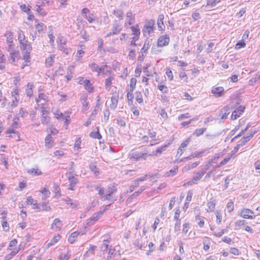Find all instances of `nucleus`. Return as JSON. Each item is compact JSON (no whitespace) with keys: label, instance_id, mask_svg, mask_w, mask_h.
Wrapping results in <instances>:
<instances>
[{"label":"nucleus","instance_id":"nucleus-29","mask_svg":"<svg viewBox=\"0 0 260 260\" xmlns=\"http://www.w3.org/2000/svg\"><path fill=\"white\" fill-rule=\"evenodd\" d=\"M121 30L122 27L121 25L117 23H115L113 24L112 29V34H114L115 35L118 34L121 31Z\"/></svg>","mask_w":260,"mask_h":260},{"label":"nucleus","instance_id":"nucleus-10","mask_svg":"<svg viewBox=\"0 0 260 260\" xmlns=\"http://www.w3.org/2000/svg\"><path fill=\"white\" fill-rule=\"evenodd\" d=\"M103 213V211H100L98 213L93 214L91 217L86 220L87 224L88 225H91L93 224L94 222L100 218Z\"/></svg>","mask_w":260,"mask_h":260},{"label":"nucleus","instance_id":"nucleus-12","mask_svg":"<svg viewBox=\"0 0 260 260\" xmlns=\"http://www.w3.org/2000/svg\"><path fill=\"white\" fill-rule=\"evenodd\" d=\"M211 92L216 97H220L224 94V89L220 86H213L212 88Z\"/></svg>","mask_w":260,"mask_h":260},{"label":"nucleus","instance_id":"nucleus-20","mask_svg":"<svg viewBox=\"0 0 260 260\" xmlns=\"http://www.w3.org/2000/svg\"><path fill=\"white\" fill-rule=\"evenodd\" d=\"M43 101L44 103H41L42 105H44L46 102L49 101L48 96L43 93H40L38 95V98H36V102L37 103L41 102Z\"/></svg>","mask_w":260,"mask_h":260},{"label":"nucleus","instance_id":"nucleus-9","mask_svg":"<svg viewBox=\"0 0 260 260\" xmlns=\"http://www.w3.org/2000/svg\"><path fill=\"white\" fill-rule=\"evenodd\" d=\"M245 110V107L243 106H239L232 113L231 115V119L235 120L237 119L243 113Z\"/></svg>","mask_w":260,"mask_h":260},{"label":"nucleus","instance_id":"nucleus-55","mask_svg":"<svg viewBox=\"0 0 260 260\" xmlns=\"http://www.w3.org/2000/svg\"><path fill=\"white\" fill-rule=\"evenodd\" d=\"M109 241L108 240H104L103 244L101 246V249L103 251H107L108 245H109Z\"/></svg>","mask_w":260,"mask_h":260},{"label":"nucleus","instance_id":"nucleus-6","mask_svg":"<svg viewBox=\"0 0 260 260\" xmlns=\"http://www.w3.org/2000/svg\"><path fill=\"white\" fill-rule=\"evenodd\" d=\"M232 108L230 105L224 106L220 111L218 115V118L222 121L225 120L230 113V109Z\"/></svg>","mask_w":260,"mask_h":260},{"label":"nucleus","instance_id":"nucleus-18","mask_svg":"<svg viewBox=\"0 0 260 260\" xmlns=\"http://www.w3.org/2000/svg\"><path fill=\"white\" fill-rule=\"evenodd\" d=\"M45 146L47 148L50 149L53 146V140L51 134H48L45 138Z\"/></svg>","mask_w":260,"mask_h":260},{"label":"nucleus","instance_id":"nucleus-43","mask_svg":"<svg viewBox=\"0 0 260 260\" xmlns=\"http://www.w3.org/2000/svg\"><path fill=\"white\" fill-rule=\"evenodd\" d=\"M35 10L41 16H44L46 15L44 10L40 5H37L35 6Z\"/></svg>","mask_w":260,"mask_h":260},{"label":"nucleus","instance_id":"nucleus-28","mask_svg":"<svg viewBox=\"0 0 260 260\" xmlns=\"http://www.w3.org/2000/svg\"><path fill=\"white\" fill-rule=\"evenodd\" d=\"M79 235V233L78 232H74L72 233L68 238V241L70 243H73L76 240L77 237Z\"/></svg>","mask_w":260,"mask_h":260},{"label":"nucleus","instance_id":"nucleus-45","mask_svg":"<svg viewBox=\"0 0 260 260\" xmlns=\"http://www.w3.org/2000/svg\"><path fill=\"white\" fill-rule=\"evenodd\" d=\"M18 252V250L14 249L10 254L7 255L4 260H10Z\"/></svg>","mask_w":260,"mask_h":260},{"label":"nucleus","instance_id":"nucleus-16","mask_svg":"<svg viewBox=\"0 0 260 260\" xmlns=\"http://www.w3.org/2000/svg\"><path fill=\"white\" fill-rule=\"evenodd\" d=\"M20 44V47L22 50H31V47L30 43L27 40H24L23 41L19 42Z\"/></svg>","mask_w":260,"mask_h":260},{"label":"nucleus","instance_id":"nucleus-51","mask_svg":"<svg viewBox=\"0 0 260 260\" xmlns=\"http://www.w3.org/2000/svg\"><path fill=\"white\" fill-rule=\"evenodd\" d=\"M39 209L49 211L51 210V208L50 206L48 205L45 203H43L42 205H41V207H39Z\"/></svg>","mask_w":260,"mask_h":260},{"label":"nucleus","instance_id":"nucleus-4","mask_svg":"<svg viewBox=\"0 0 260 260\" xmlns=\"http://www.w3.org/2000/svg\"><path fill=\"white\" fill-rule=\"evenodd\" d=\"M68 179L69 181V189L73 190L74 187L78 182V175H73L72 172L68 173Z\"/></svg>","mask_w":260,"mask_h":260},{"label":"nucleus","instance_id":"nucleus-54","mask_svg":"<svg viewBox=\"0 0 260 260\" xmlns=\"http://www.w3.org/2000/svg\"><path fill=\"white\" fill-rule=\"evenodd\" d=\"M155 21L153 19H150L147 21L144 27H154Z\"/></svg>","mask_w":260,"mask_h":260},{"label":"nucleus","instance_id":"nucleus-7","mask_svg":"<svg viewBox=\"0 0 260 260\" xmlns=\"http://www.w3.org/2000/svg\"><path fill=\"white\" fill-rule=\"evenodd\" d=\"M240 216L246 219H253L255 217L254 212L249 209H243L240 212Z\"/></svg>","mask_w":260,"mask_h":260},{"label":"nucleus","instance_id":"nucleus-59","mask_svg":"<svg viewBox=\"0 0 260 260\" xmlns=\"http://www.w3.org/2000/svg\"><path fill=\"white\" fill-rule=\"evenodd\" d=\"M41 192L43 194L44 198L43 199H45L47 198H49L50 194V192L48 189L46 188H44L42 191Z\"/></svg>","mask_w":260,"mask_h":260},{"label":"nucleus","instance_id":"nucleus-50","mask_svg":"<svg viewBox=\"0 0 260 260\" xmlns=\"http://www.w3.org/2000/svg\"><path fill=\"white\" fill-rule=\"evenodd\" d=\"M249 141V140L246 137L242 138L241 139V140L239 142V143L237 145V147H240L241 146H244Z\"/></svg>","mask_w":260,"mask_h":260},{"label":"nucleus","instance_id":"nucleus-36","mask_svg":"<svg viewBox=\"0 0 260 260\" xmlns=\"http://www.w3.org/2000/svg\"><path fill=\"white\" fill-rule=\"evenodd\" d=\"M158 89L161 91L162 93H168L169 92V88L168 87L162 84H159L158 85Z\"/></svg>","mask_w":260,"mask_h":260},{"label":"nucleus","instance_id":"nucleus-42","mask_svg":"<svg viewBox=\"0 0 260 260\" xmlns=\"http://www.w3.org/2000/svg\"><path fill=\"white\" fill-rule=\"evenodd\" d=\"M2 219H2V226H3L4 231H9V225L8 223L6 220V217L3 216Z\"/></svg>","mask_w":260,"mask_h":260},{"label":"nucleus","instance_id":"nucleus-5","mask_svg":"<svg viewBox=\"0 0 260 260\" xmlns=\"http://www.w3.org/2000/svg\"><path fill=\"white\" fill-rule=\"evenodd\" d=\"M116 191L117 188L114 185H109L107 189L106 190V194L102 196L101 198V200L103 201L110 200L111 196Z\"/></svg>","mask_w":260,"mask_h":260},{"label":"nucleus","instance_id":"nucleus-23","mask_svg":"<svg viewBox=\"0 0 260 260\" xmlns=\"http://www.w3.org/2000/svg\"><path fill=\"white\" fill-rule=\"evenodd\" d=\"M137 79L135 78H131L129 86L126 88V90H129L130 92H133L136 88Z\"/></svg>","mask_w":260,"mask_h":260},{"label":"nucleus","instance_id":"nucleus-2","mask_svg":"<svg viewBox=\"0 0 260 260\" xmlns=\"http://www.w3.org/2000/svg\"><path fill=\"white\" fill-rule=\"evenodd\" d=\"M57 42L58 43L59 49L62 51L63 53L67 55L70 53L71 50L70 49L68 48L66 45V41L63 37H58Z\"/></svg>","mask_w":260,"mask_h":260},{"label":"nucleus","instance_id":"nucleus-41","mask_svg":"<svg viewBox=\"0 0 260 260\" xmlns=\"http://www.w3.org/2000/svg\"><path fill=\"white\" fill-rule=\"evenodd\" d=\"M87 96L86 95H82V96L81 97V101L82 104V106L85 109H86L88 108H87L88 103L87 102Z\"/></svg>","mask_w":260,"mask_h":260},{"label":"nucleus","instance_id":"nucleus-44","mask_svg":"<svg viewBox=\"0 0 260 260\" xmlns=\"http://www.w3.org/2000/svg\"><path fill=\"white\" fill-rule=\"evenodd\" d=\"M207 212L212 211L215 209V203L214 201H210L207 203Z\"/></svg>","mask_w":260,"mask_h":260},{"label":"nucleus","instance_id":"nucleus-64","mask_svg":"<svg viewBox=\"0 0 260 260\" xmlns=\"http://www.w3.org/2000/svg\"><path fill=\"white\" fill-rule=\"evenodd\" d=\"M27 112L26 110L24 108H21L19 109V114L22 117H25L27 115Z\"/></svg>","mask_w":260,"mask_h":260},{"label":"nucleus","instance_id":"nucleus-8","mask_svg":"<svg viewBox=\"0 0 260 260\" xmlns=\"http://www.w3.org/2000/svg\"><path fill=\"white\" fill-rule=\"evenodd\" d=\"M170 41V38L167 35H162L159 37L157 40V46L164 47L168 45Z\"/></svg>","mask_w":260,"mask_h":260},{"label":"nucleus","instance_id":"nucleus-1","mask_svg":"<svg viewBox=\"0 0 260 260\" xmlns=\"http://www.w3.org/2000/svg\"><path fill=\"white\" fill-rule=\"evenodd\" d=\"M148 151L144 148L141 151L132 150L129 154L130 158L136 160H146L148 155Z\"/></svg>","mask_w":260,"mask_h":260},{"label":"nucleus","instance_id":"nucleus-14","mask_svg":"<svg viewBox=\"0 0 260 260\" xmlns=\"http://www.w3.org/2000/svg\"><path fill=\"white\" fill-rule=\"evenodd\" d=\"M119 96L118 94H113L111 98V104L110 107L112 109H115L118 104Z\"/></svg>","mask_w":260,"mask_h":260},{"label":"nucleus","instance_id":"nucleus-3","mask_svg":"<svg viewBox=\"0 0 260 260\" xmlns=\"http://www.w3.org/2000/svg\"><path fill=\"white\" fill-rule=\"evenodd\" d=\"M11 106L12 108H13L18 106L20 99L18 89L17 88L14 89L13 91H11Z\"/></svg>","mask_w":260,"mask_h":260},{"label":"nucleus","instance_id":"nucleus-60","mask_svg":"<svg viewBox=\"0 0 260 260\" xmlns=\"http://www.w3.org/2000/svg\"><path fill=\"white\" fill-rule=\"evenodd\" d=\"M50 120V118L48 116L41 115V121L42 124H47Z\"/></svg>","mask_w":260,"mask_h":260},{"label":"nucleus","instance_id":"nucleus-47","mask_svg":"<svg viewBox=\"0 0 260 260\" xmlns=\"http://www.w3.org/2000/svg\"><path fill=\"white\" fill-rule=\"evenodd\" d=\"M89 68L93 72H95L98 73V71L99 70V66L94 62H91L88 65Z\"/></svg>","mask_w":260,"mask_h":260},{"label":"nucleus","instance_id":"nucleus-30","mask_svg":"<svg viewBox=\"0 0 260 260\" xmlns=\"http://www.w3.org/2000/svg\"><path fill=\"white\" fill-rule=\"evenodd\" d=\"M54 114L56 118L58 120H64L68 114L67 113L63 114L59 110H57Z\"/></svg>","mask_w":260,"mask_h":260},{"label":"nucleus","instance_id":"nucleus-38","mask_svg":"<svg viewBox=\"0 0 260 260\" xmlns=\"http://www.w3.org/2000/svg\"><path fill=\"white\" fill-rule=\"evenodd\" d=\"M221 0H207L206 7H209L210 8H213Z\"/></svg>","mask_w":260,"mask_h":260},{"label":"nucleus","instance_id":"nucleus-13","mask_svg":"<svg viewBox=\"0 0 260 260\" xmlns=\"http://www.w3.org/2000/svg\"><path fill=\"white\" fill-rule=\"evenodd\" d=\"M135 22V16L131 11H128L126 14V20L125 25H129L133 24Z\"/></svg>","mask_w":260,"mask_h":260},{"label":"nucleus","instance_id":"nucleus-52","mask_svg":"<svg viewBox=\"0 0 260 260\" xmlns=\"http://www.w3.org/2000/svg\"><path fill=\"white\" fill-rule=\"evenodd\" d=\"M233 154H231L230 156H228V157H225V158H224L220 162L219 165H218V167H221L222 166H223L225 164H226L227 162H228L229 161V160H230L231 158L232 157H233Z\"/></svg>","mask_w":260,"mask_h":260},{"label":"nucleus","instance_id":"nucleus-15","mask_svg":"<svg viewBox=\"0 0 260 260\" xmlns=\"http://www.w3.org/2000/svg\"><path fill=\"white\" fill-rule=\"evenodd\" d=\"M164 15L163 14H160L158 16L157 18V26L159 30L163 31L165 29V26L164 24Z\"/></svg>","mask_w":260,"mask_h":260},{"label":"nucleus","instance_id":"nucleus-26","mask_svg":"<svg viewBox=\"0 0 260 260\" xmlns=\"http://www.w3.org/2000/svg\"><path fill=\"white\" fill-rule=\"evenodd\" d=\"M34 85L32 83H28L27 85L25 93L27 96L31 97L33 95L32 88Z\"/></svg>","mask_w":260,"mask_h":260},{"label":"nucleus","instance_id":"nucleus-39","mask_svg":"<svg viewBox=\"0 0 260 260\" xmlns=\"http://www.w3.org/2000/svg\"><path fill=\"white\" fill-rule=\"evenodd\" d=\"M131 29L133 34L136 37H138L140 34V28L138 25L132 26Z\"/></svg>","mask_w":260,"mask_h":260},{"label":"nucleus","instance_id":"nucleus-19","mask_svg":"<svg viewBox=\"0 0 260 260\" xmlns=\"http://www.w3.org/2000/svg\"><path fill=\"white\" fill-rule=\"evenodd\" d=\"M154 27H144L143 29L144 36L147 38L152 36L154 34Z\"/></svg>","mask_w":260,"mask_h":260},{"label":"nucleus","instance_id":"nucleus-11","mask_svg":"<svg viewBox=\"0 0 260 260\" xmlns=\"http://www.w3.org/2000/svg\"><path fill=\"white\" fill-rule=\"evenodd\" d=\"M204 175V173L201 171L196 173V175L193 176L192 180L187 182L188 185L196 184L198 183L199 180H200Z\"/></svg>","mask_w":260,"mask_h":260},{"label":"nucleus","instance_id":"nucleus-21","mask_svg":"<svg viewBox=\"0 0 260 260\" xmlns=\"http://www.w3.org/2000/svg\"><path fill=\"white\" fill-rule=\"evenodd\" d=\"M134 245L136 247L140 249L143 250L146 247L145 243H143L142 238L136 239L134 243Z\"/></svg>","mask_w":260,"mask_h":260},{"label":"nucleus","instance_id":"nucleus-48","mask_svg":"<svg viewBox=\"0 0 260 260\" xmlns=\"http://www.w3.org/2000/svg\"><path fill=\"white\" fill-rule=\"evenodd\" d=\"M206 130V128H201L197 129L193 133V135L196 136L197 137L203 135Z\"/></svg>","mask_w":260,"mask_h":260},{"label":"nucleus","instance_id":"nucleus-37","mask_svg":"<svg viewBox=\"0 0 260 260\" xmlns=\"http://www.w3.org/2000/svg\"><path fill=\"white\" fill-rule=\"evenodd\" d=\"M212 163H213V160H208L204 167L202 169L201 171L203 172L204 174L206 172V171L210 168L211 166Z\"/></svg>","mask_w":260,"mask_h":260},{"label":"nucleus","instance_id":"nucleus-33","mask_svg":"<svg viewBox=\"0 0 260 260\" xmlns=\"http://www.w3.org/2000/svg\"><path fill=\"white\" fill-rule=\"evenodd\" d=\"M84 87L88 92H93V87L92 85V84L90 83V81H86Z\"/></svg>","mask_w":260,"mask_h":260},{"label":"nucleus","instance_id":"nucleus-35","mask_svg":"<svg viewBox=\"0 0 260 260\" xmlns=\"http://www.w3.org/2000/svg\"><path fill=\"white\" fill-rule=\"evenodd\" d=\"M97 131L96 132H92L90 134V136L93 138H95L98 139H101L102 138L101 135L99 133V127L96 128Z\"/></svg>","mask_w":260,"mask_h":260},{"label":"nucleus","instance_id":"nucleus-57","mask_svg":"<svg viewBox=\"0 0 260 260\" xmlns=\"http://www.w3.org/2000/svg\"><path fill=\"white\" fill-rule=\"evenodd\" d=\"M26 51L24 53L23 56V59L24 61L30 62V50H25Z\"/></svg>","mask_w":260,"mask_h":260},{"label":"nucleus","instance_id":"nucleus-56","mask_svg":"<svg viewBox=\"0 0 260 260\" xmlns=\"http://www.w3.org/2000/svg\"><path fill=\"white\" fill-rule=\"evenodd\" d=\"M246 44L244 41L242 40L239 41L235 46V49L237 50H239L242 48H243L245 46Z\"/></svg>","mask_w":260,"mask_h":260},{"label":"nucleus","instance_id":"nucleus-62","mask_svg":"<svg viewBox=\"0 0 260 260\" xmlns=\"http://www.w3.org/2000/svg\"><path fill=\"white\" fill-rule=\"evenodd\" d=\"M181 228V221L180 220H176L174 227V232L177 233L180 231Z\"/></svg>","mask_w":260,"mask_h":260},{"label":"nucleus","instance_id":"nucleus-49","mask_svg":"<svg viewBox=\"0 0 260 260\" xmlns=\"http://www.w3.org/2000/svg\"><path fill=\"white\" fill-rule=\"evenodd\" d=\"M199 164H200L199 162H195L193 163L189 164L187 165V166H186L184 167V169H185V170H187V171L191 169H193V168H196V167H197L199 165Z\"/></svg>","mask_w":260,"mask_h":260},{"label":"nucleus","instance_id":"nucleus-31","mask_svg":"<svg viewBox=\"0 0 260 260\" xmlns=\"http://www.w3.org/2000/svg\"><path fill=\"white\" fill-rule=\"evenodd\" d=\"M74 72V67L73 66H69L68 67V72L67 75H66V78L67 79V81H69L72 78V74Z\"/></svg>","mask_w":260,"mask_h":260},{"label":"nucleus","instance_id":"nucleus-25","mask_svg":"<svg viewBox=\"0 0 260 260\" xmlns=\"http://www.w3.org/2000/svg\"><path fill=\"white\" fill-rule=\"evenodd\" d=\"M60 237L59 235L54 236L53 239L50 242L47 243L46 246L47 247H49L51 246L54 245L60 240Z\"/></svg>","mask_w":260,"mask_h":260},{"label":"nucleus","instance_id":"nucleus-63","mask_svg":"<svg viewBox=\"0 0 260 260\" xmlns=\"http://www.w3.org/2000/svg\"><path fill=\"white\" fill-rule=\"evenodd\" d=\"M89 23H91L94 20V15L92 13H89L88 15H86L84 17Z\"/></svg>","mask_w":260,"mask_h":260},{"label":"nucleus","instance_id":"nucleus-17","mask_svg":"<svg viewBox=\"0 0 260 260\" xmlns=\"http://www.w3.org/2000/svg\"><path fill=\"white\" fill-rule=\"evenodd\" d=\"M61 221L60 219L59 218H55L51 225V228L53 230L58 231L61 229Z\"/></svg>","mask_w":260,"mask_h":260},{"label":"nucleus","instance_id":"nucleus-61","mask_svg":"<svg viewBox=\"0 0 260 260\" xmlns=\"http://www.w3.org/2000/svg\"><path fill=\"white\" fill-rule=\"evenodd\" d=\"M113 14L117 17L122 18L123 16V12L120 10H115L113 12Z\"/></svg>","mask_w":260,"mask_h":260},{"label":"nucleus","instance_id":"nucleus-27","mask_svg":"<svg viewBox=\"0 0 260 260\" xmlns=\"http://www.w3.org/2000/svg\"><path fill=\"white\" fill-rule=\"evenodd\" d=\"M26 202L27 203V204L32 205L33 209H39V207L38 205L37 201L34 200L31 197L28 198L27 199Z\"/></svg>","mask_w":260,"mask_h":260},{"label":"nucleus","instance_id":"nucleus-34","mask_svg":"<svg viewBox=\"0 0 260 260\" xmlns=\"http://www.w3.org/2000/svg\"><path fill=\"white\" fill-rule=\"evenodd\" d=\"M5 36L7 38L6 40L8 43H12L13 42V34L11 31H10L9 30L7 31L5 35Z\"/></svg>","mask_w":260,"mask_h":260},{"label":"nucleus","instance_id":"nucleus-40","mask_svg":"<svg viewBox=\"0 0 260 260\" xmlns=\"http://www.w3.org/2000/svg\"><path fill=\"white\" fill-rule=\"evenodd\" d=\"M113 78L111 77L107 78L105 80V88L107 90L109 91L111 88V85L112 84V80Z\"/></svg>","mask_w":260,"mask_h":260},{"label":"nucleus","instance_id":"nucleus-58","mask_svg":"<svg viewBox=\"0 0 260 260\" xmlns=\"http://www.w3.org/2000/svg\"><path fill=\"white\" fill-rule=\"evenodd\" d=\"M148 137L150 138L152 140H156L155 137L156 136V133L155 131L149 130L148 131Z\"/></svg>","mask_w":260,"mask_h":260},{"label":"nucleus","instance_id":"nucleus-32","mask_svg":"<svg viewBox=\"0 0 260 260\" xmlns=\"http://www.w3.org/2000/svg\"><path fill=\"white\" fill-rule=\"evenodd\" d=\"M55 57V56L54 55H51L50 56H49L48 58L46 59V65L47 67L49 68L51 67L53 63L54 62V58Z\"/></svg>","mask_w":260,"mask_h":260},{"label":"nucleus","instance_id":"nucleus-53","mask_svg":"<svg viewBox=\"0 0 260 260\" xmlns=\"http://www.w3.org/2000/svg\"><path fill=\"white\" fill-rule=\"evenodd\" d=\"M95 189L98 191V194L100 196H104V188L101 186V185H97L95 187Z\"/></svg>","mask_w":260,"mask_h":260},{"label":"nucleus","instance_id":"nucleus-24","mask_svg":"<svg viewBox=\"0 0 260 260\" xmlns=\"http://www.w3.org/2000/svg\"><path fill=\"white\" fill-rule=\"evenodd\" d=\"M145 189V187L144 186H141L140 188L139 189L138 191H136L132 194V195L128 198V199L126 200V202L127 203L131 202V200L133 198H136L137 197L140 193H141L143 190Z\"/></svg>","mask_w":260,"mask_h":260},{"label":"nucleus","instance_id":"nucleus-22","mask_svg":"<svg viewBox=\"0 0 260 260\" xmlns=\"http://www.w3.org/2000/svg\"><path fill=\"white\" fill-rule=\"evenodd\" d=\"M178 172V167L174 166L173 169L165 173V176L166 177L174 176Z\"/></svg>","mask_w":260,"mask_h":260},{"label":"nucleus","instance_id":"nucleus-46","mask_svg":"<svg viewBox=\"0 0 260 260\" xmlns=\"http://www.w3.org/2000/svg\"><path fill=\"white\" fill-rule=\"evenodd\" d=\"M46 27V26L42 22H38V24L36 25V28L38 32H41L44 30V29H45Z\"/></svg>","mask_w":260,"mask_h":260}]
</instances>
